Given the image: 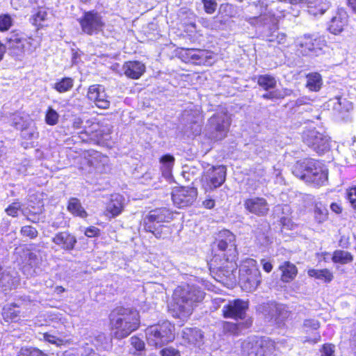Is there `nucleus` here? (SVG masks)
<instances>
[{
    "instance_id": "f257e3e1",
    "label": "nucleus",
    "mask_w": 356,
    "mask_h": 356,
    "mask_svg": "<svg viewBox=\"0 0 356 356\" xmlns=\"http://www.w3.org/2000/svg\"><path fill=\"white\" fill-rule=\"evenodd\" d=\"M213 251L215 254L210 261V268L216 270L219 275L232 280L237 270L235 236L227 229L220 232L213 243Z\"/></svg>"
},
{
    "instance_id": "f03ea898",
    "label": "nucleus",
    "mask_w": 356,
    "mask_h": 356,
    "mask_svg": "<svg viewBox=\"0 0 356 356\" xmlns=\"http://www.w3.org/2000/svg\"><path fill=\"white\" fill-rule=\"evenodd\" d=\"M204 298V293L199 287L188 284L179 286L174 291L169 310L173 317L185 321Z\"/></svg>"
},
{
    "instance_id": "7ed1b4c3",
    "label": "nucleus",
    "mask_w": 356,
    "mask_h": 356,
    "mask_svg": "<svg viewBox=\"0 0 356 356\" xmlns=\"http://www.w3.org/2000/svg\"><path fill=\"white\" fill-rule=\"evenodd\" d=\"M111 334L118 340L124 339L136 330L140 325V317L137 310L117 307L109 316Z\"/></svg>"
},
{
    "instance_id": "20e7f679",
    "label": "nucleus",
    "mask_w": 356,
    "mask_h": 356,
    "mask_svg": "<svg viewBox=\"0 0 356 356\" xmlns=\"http://www.w3.org/2000/svg\"><path fill=\"white\" fill-rule=\"evenodd\" d=\"M172 219V213L166 208L152 210L143 218V227L146 232H151L157 238H164L170 232L164 223Z\"/></svg>"
},
{
    "instance_id": "39448f33",
    "label": "nucleus",
    "mask_w": 356,
    "mask_h": 356,
    "mask_svg": "<svg viewBox=\"0 0 356 356\" xmlns=\"http://www.w3.org/2000/svg\"><path fill=\"white\" fill-rule=\"evenodd\" d=\"M145 337L149 346L161 347L175 339V326L169 321H163L148 326Z\"/></svg>"
},
{
    "instance_id": "423d86ee",
    "label": "nucleus",
    "mask_w": 356,
    "mask_h": 356,
    "mask_svg": "<svg viewBox=\"0 0 356 356\" xmlns=\"http://www.w3.org/2000/svg\"><path fill=\"white\" fill-rule=\"evenodd\" d=\"M231 124L229 117L225 113L213 114L206 125V136L211 141L222 140L227 136Z\"/></svg>"
},
{
    "instance_id": "0eeeda50",
    "label": "nucleus",
    "mask_w": 356,
    "mask_h": 356,
    "mask_svg": "<svg viewBox=\"0 0 356 356\" xmlns=\"http://www.w3.org/2000/svg\"><path fill=\"white\" fill-rule=\"evenodd\" d=\"M241 287L246 291H254L261 283V273L256 260L247 259L239 269Z\"/></svg>"
},
{
    "instance_id": "6e6552de",
    "label": "nucleus",
    "mask_w": 356,
    "mask_h": 356,
    "mask_svg": "<svg viewBox=\"0 0 356 356\" xmlns=\"http://www.w3.org/2000/svg\"><path fill=\"white\" fill-rule=\"evenodd\" d=\"M26 44L35 49L39 47V40L33 38H26L18 31H12L6 37V45L11 56L19 59L24 52Z\"/></svg>"
},
{
    "instance_id": "1a4fd4ad",
    "label": "nucleus",
    "mask_w": 356,
    "mask_h": 356,
    "mask_svg": "<svg viewBox=\"0 0 356 356\" xmlns=\"http://www.w3.org/2000/svg\"><path fill=\"white\" fill-rule=\"evenodd\" d=\"M11 125L21 132V137L26 140L38 138L39 133L33 120L29 115L24 113H14L10 119Z\"/></svg>"
},
{
    "instance_id": "9d476101",
    "label": "nucleus",
    "mask_w": 356,
    "mask_h": 356,
    "mask_svg": "<svg viewBox=\"0 0 356 356\" xmlns=\"http://www.w3.org/2000/svg\"><path fill=\"white\" fill-rule=\"evenodd\" d=\"M296 51L302 56H317L325 46V40L319 37L304 35L295 40Z\"/></svg>"
},
{
    "instance_id": "9b49d317",
    "label": "nucleus",
    "mask_w": 356,
    "mask_h": 356,
    "mask_svg": "<svg viewBox=\"0 0 356 356\" xmlns=\"http://www.w3.org/2000/svg\"><path fill=\"white\" fill-rule=\"evenodd\" d=\"M204 170L202 176V186L206 192L213 191L220 187L225 181L226 169L223 165L210 166Z\"/></svg>"
},
{
    "instance_id": "f8f14e48",
    "label": "nucleus",
    "mask_w": 356,
    "mask_h": 356,
    "mask_svg": "<svg viewBox=\"0 0 356 356\" xmlns=\"http://www.w3.org/2000/svg\"><path fill=\"white\" fill-rule=\"evenodd\" d=\"M273 347L257 337H250L241 343L243 356H272Z\"/></svg>"
},
{
    "instance_id": "ddd939ff",
    "label": "nucleus",
    "mask_w": 356,
    "mask_h": 356,
    "mask_svg": "<svg viewBox=\"0 0 356 356\" xmlns=\"http://www.w3.org/2000/svg\"><path fill=\"white\" fill-rule=\"evenodd\" d=\"M302 140L318 154H323L330 149V138L316 130L307 129L303 132Z\"/></svg>"
},
{
    "instance_id": "4468645a",
    "label": "nucleus",
    "mask_w": 356,
    "mask_h": 356,
    "mask_svg": "<svg viewBox=\"0 0 356 356\" xmlns=\"http://www.w3.org/2000/svg\"><path fill=\"white\" fill-rule=\"evenodd\" d=\"M259 311L262 313L266 321L278 325L289 316L286 307L276 302L264 303L259 306Z\"/></svg>"
},
{
    "instance_id": "2eb2a0df",
    "label": "nucleus",
    "mask_w": 356,
    "mask_h": 356,
    "mask_svg": "<svg viewBox=\"0 0 356 356\" xmlns=\"http://www.w3.org/2000/svg\"><path fill=\"white\" fill-rule=\"evenodd\" d=\"M79 22L82 31L89 35L97 34L105 25L102 15L95 10L84 12Z\"/></svg>"
},
{
    "instance_id": "dca6fc26",
    "label": "nucleus",
    "mask_w": 356,
    "mask_h": 356,
    "mask_svg": "<svg viewBox=\"0 0 356 356\" xmlns=\"http://www.w3.org/2000/svg\"><path fill=\"white\" fill-rule=\"evenodd\" d=\"M83 161L84 163L90 168L89 172L103 174L106 173L110 170L108 158L99 152L88 151L85 154Z\"/></svg>"
},
{
    "instance_id": "f3484780",
    "label": "nucleus",
    "mask_w": 356,
    "mask_h": 356,
    "mask_svg": "<svg viewBox=\"0 0 356 356\" xmlns=\"http://www.w3.org/2000/svg\"><path fill=\"white\" fill-rule=\"evenodd\" d=\"M248 307V302L241 299L229 300L222 308V316L236 321L245 319Z\"/></svg>"
},
{
    "instance_id": "a211bd4d",
    "label": "nucleus",
    "mask_w": 356,
    "mask_h": 356,
    "mask_svg": "<svg viewBox=\"0 0 356 356\" xmlns=\"http://www.w3.org/2000/svg\"><path fill=\"white\" fill-rule=\"evenodd\" d=\"M197 195V190L193 187H181L172 192V200L177 207L182 208L192 204Z\"/></svg>"
},
{
    "instance_id": "6ab92c4d",
    "label": "nucleus",
    "mask_w": 356,
    "mask_h": 356,
    "mask_svg": "<svg viewBox=\"0 0 356 356\" xmlns=\"http://www.w3.org/2000/svg\"><path fill=\"white\" fill-rule=\"evenodd\" d=\"M19 280L18 273L14 268L0 264V287L3 290L16 289Z\"/></svg>"
},
{
    "instance_id": "aec40b11",
    "label": "nucleus",
    "mask_w": 356,
    "mask_h": 356,
    "mask_svg": "<svg viewBox=\"0 0 356 356\" xmlns=\"http://www.w3.org/2000/svg\"><path fill=\"white\" fill-rule=\"evenodd\" d=\"M243 206L247 211L259 217L266 216L269 211L267 200L261 197H252L245 200Z\"/></svg>"
},
{
    "instance_id": "412c9836",
    "label": "nucleus",
    "mask_w": 356,
    "mask_h": 356,
    "mask_svg": "<svg viewBox=\"0 0 356 356\" xmlns=\"http://www.w3.org/2000/svg\"><path fill=\"white\" fill-rule=\"evenodd\" d=\"M87 97L100 108L106 109L110 106V101L105 92L104 88L101 85H92L88 88Z\"/></svg>"
},
{
    "instance_id": "4be33fe9",
    "label": "nucleus",
    "mask_w": 356,
    "mask_h": 356,
    "mask_svg": "<svg viewBox=\"0 0 356 356\" xmlns=\"http://www.w3.org/2000/svg\"><path fill=\"white\" fill-rule=\"evenodd\" d=\"M309 170V175H307V182L311 183L315 186L324 185L327 181V169L318 161Z\"/></svg>"
},
{
    "instance_id": "5701e85b",
    "label": "nucleus",
    "mask_w": 356,
    "mask_h": 356,
    "mask_svg": "<svg viewBox=\"0 0 356 356\" xmlns=\"http://www.w3.org/2000/svg\"><path fill=\"white\" fill-rule=\"evenodd\" d=\"M51 241L54 243L65 251L74 250L77 243L75 236L67 231L58 232L52 238Z\"/></svg>"
},
{
    "instance_id": "b1692460",
    "label": "nucleus",
    "mask_w": 356,
    "mask_h": 356,
    "mask_svg": "<svg viewBox=\"0 0 356 356\" xmlns=\"http://www.w3.org/2000/svg\"><path fill=\"white\" fill-rule=\"evenodd\" d=\"M124 74L130 79H139L145 71V66L139 61H127L122 65Z\"/></svg>"
},
{
    "instance_id": "393cba45",
    "label": "nucleus",
    "mask_w": 356,
    "mask_h": 356,
    "mask_svg": "<svg viewBox=\"0 0 356 356\" xmlns=\"http://www.w3.org/2000/svg\"><path fill=\"white\" fill-rule=\"evenodd\" d=\"M315 163L316 161L312 159L298 161L293 166L292 172L296 177L307 182V175H309V170Z\"/></svg>"
},
{
    "instance_id": "a878e982",
    "label": "nucleus",
    "mask_w": 356,
    "mask_h": 356,
    "mask_svg": "<svg viewBox=\"0 0 356 356\" xmlns=\"http://www.w3.org/2000/svg\"><path fill=\"white\" fill-rule=\"evenodd\" d=\"M183 339L189 344L200 346L202 343L203 334L197 328L185 327L182 330Z\"/></svg>"
},
{
    "instance_id": "bb28decb",
    "label": "nucleus",
    "mask_w": 356,
    "mask_h": 356,
    "mask_svg": "<svg viewBox=\"0 0 356 356\" xmlns=\"http://www.w3.org/2000/svg\"><path fill=\"white\" fill-rule=\"evenodd\" d=\"M347 22V15L344 11H339L335 16L332 17L329 25V30L333 34L341 33L343 26Z\"/></svg>"
},
{
    "instance_id": "cd10ccee",
    "label": "nucleus",
    "mask_w": 356,
    "mask_h": 356,
    "mask_svg": "<svg viewBox=\"0 0 356 356\" xmlns=\"http://www.w3.org/2000/svg\"><path fill=\"white\" fill-rule=\"evenodd\" d=\"M279 269L282 272L281 280L286 283L294 280L298 273L297 267L290 261H284Z\"/></svg>"
},
{
    "instance_id": "c85d7f7f",
    "label": "nucleus",
    "mask_w": 356,
    "mask_h": 356,
    "mask_svg": "<svg viewBox=\"0 0 356 356\" xmlns=\"http://www.w3.org/2000/svg\"><path fill=\"white\" fill-rule=\"evenodd\" d=\"M122 196L119 194L111 195V198L106 205V211L114 217L118 216L122 212Z\"/></svg>"
},
{
    "instance_id": "c756f323",
    "label": "nucleus",
    "mask_w": 356,
    "mask_h": 356,
    "mask_svg": "<svg viewBox=\"0 0 356 356\" xmlns=\"http://www.w3.org/2000/svg\"><path fill=\"white\" fill-rule=\"evenodd\" d=\"M331 259L333 263L346 265L353 261L354 257L351 252L344 250H336L332 254Z\"/></svg>"
},
{
    "instance_id": "7c9ffc66",
    "label": "nucleus",
    "mask_w": 356,
    "mask_h": 356,
    "mask_svg": "<svg viewBox=\"0 0 356 356\" xmlns=\"http://www.w3.org/2000/svg\"><path fill=\"white\" fill-rule=\"evenodd\" d=\"M19 307L15 304H7L3 308L2 316L6 322L17 321L19 318Z\"/></svg>"
},
{
    "instance_id": "2f4dec72",
    "label": "nucleus",
    "mask_w": 356,
    "mask_h": 356,
    "mask_svg": "<svg viewBox=\"0 0 356 356\" xmlns=\"http://www.w3.org/2000/svg\"><path fill=\"white\" fill-rule=\"evenodd\" d=\"M306 87L313 92H318L321 90L323 85L321 75L318 72L309 73L307 75Z\"/></svg>"
},
{
    "instance_id": "473e14b6",
    "label": "nucleus",
    "mask_w": 356,
    "mask_h": 356,
    "mask_svg": "<svg viewBox=\"0 0 356 356\" xmlns=\"http://www.w3.org/2000/svg\"><path fill=\"white\" fill-rule=\"evenodd\" d=\"M309 277L323 281L326 283H330L334 278L332 273L327 268L324 269H309L307 271Z\"/></svg>"
},
{
    "instance_id": "72a5a7b5",
    "label": "nucleus",
    "mask_w": 356,
    "mask_h": 356,
    "mask_svg": "<svg viewBox=\"0 0 356 356\" xmlns=\"http://www.w3.org/2000/svg\"><path fill=\"white\" fill-rule=\"evenodd\" d=\"M160 162L162 165L161 171L163 176L166 179L170 178L171 177L172 168L175 163L174 156L170 154H165L161 156Z\"/></svg>"
},
{
    "instance_id": "f704fd0d",
    "label": "nucleus",
    "mask_w": 356,
    "mask_h": 356,
    "mask_svg": "<svg viewBox=\"0 0 356 356\" xmlns=\"http://www.w3.org/2000/svg\"><path fill=\"white\" fill-rule=\"evenodd\" d=\"M67 210L73 215L81 218H86L87 216V213L82 207L79 200L75 197L70 199L67 205Z\"/></svg>"
},
{
    "instance_id": "c9c22d12",
    "label": "nucleus",
    "mask_w": 356,
    "mask_h": 356,
    "mask_svg": "<svg viewBox=\"0 0 356 356\" xmlns=\"http://www.w3.org/2000/svg\"><path fill=\"white\" fill-rule=\"evenodd\" d=\"M257 83L265 90H269L275 88L277 81L274 76L269 74L259 75L257 77Z\"/></svg>"
},
{
    "instance_id": "e433bc0d",
    "label": "nucleus",
    "mask_w": 356,
    "mask_h": 356,
    "mask_svg": "<svg viewBox=\"0 0 356 356\" xmlns=\"http://www.w3.org/2000/svg\"><path fill=\"white\" fill-rule=\"evenodd\" d=\"M256 23L261 26H267L269 29L276 24V19L270 13H265L254 19Z\"/></svg>"
},
{
    "instance_id": "4c0bfd02",
    "label": "nucleus",
    "mask_w": 356,
    "mask_h": 356,
    "mask_svg": "<svg viewBox=\"0 0 356 356\" xmlns=\"http://www.w3.org/2000/svg\"><path fill=\"white\" fill-rule=\"evenodd\" d=\"M130 342L132 348L134 349V351L132 349H130V353L134 355L140 356L142 353L145 350V345L144 341L138 337L134 336L130 339Z\"/></svg>"
},
{
    "instance_id": "58836bf2",
    "label": "nucleus",
    "mask_w": 356,
    "mask_h": 356,
    "mask_svg": "<svg viewBox=\"0 0 356 356\" xmlns=\"http://www.w3.org/2000/svg\"><path fill=\"white\" fill-rule=\"evenodd\" d=\"M328 211L325 206L321 203H318L314 209V218L316 222L322 223L327 218Z\"/></svg>"
},
{
    "instance_id": "ea45409f",
    "label": "nucleus",
    "mask_w": 356,
    "mask_h": 356,
    "mask_svg": "<svg viewBox=\"0 0 356 356\" xmlns=\"http://www.w3.org/2000/svg\"><path fill=\"white\" fill-rule=\"evenodd\" d=\"M73 86L74 80L70 77H65L56 83L54 88L59 92H65L70 90Z\"/></svg>"
},
{
    "instance_id": "a19ab883",
    "label": "nucleus",
    "mask_w": 356,
    "mask_h": 356,
    "mask_svg": "<svg viewBox=\"0 0 356 356\" xmlns=\"http://www.w3.org/2000/svg\"><path fill=\"white\" fill-rule=\"evenodd\" d=\"M40 334L42 337H40V339H43L45 341L56 345V346H60L63 345L65 343V341L63 339L58 338L56 336L51 334L48 332L40 333Z\"/></svg>"
},
{
    "instance_id": "79ce46f5",
    "label": "nucleus",
    "mask_w": 356,
    "mask_h": 356,
    "mask_svg": "<svg viewBox=\"0 0 356 356\" xmlns=\"http://www.w3.org/2000/svg\"><path fill=\"white\" fill-rule=\"evenodd\" d=\"M18 356H48V355L38 348H22Z\"/></svg>"
},
{
    "instance_id": "37998d69",
    "label": "nucleus",
    "mask_w": 356,
    "mask_h": 356,
    "mask_svg": "<svg viewBox=\"0 0 356 356\" xmlns=\"http://www.w3.org/2000/svg\"><path fill=\"white\" fill-rule=\"evenodd\" d=\"M352 108V104L346 99L341 100V99H337V102L334 105V109L339 113H343V111L348 112Z\"/></svg>"
},
{
    "instance_id": "c03bdc74",
    "label": "nucleus",
    "mask_w": 356,
    "mask_h": 356,
    "mask_svg": "<svg viewBox=\"0 0 356 356\" xmlns=\"http://www.w3.org/2000/svg\"><path fill=\"white\" fill-rule=\"evenodd\" d=\"M20 233L23 236L28 237L30 239H34L38 235V230L31 225H25L22 227Z\"/></svg>"
},
{
    "instance_id": "a18cd8bd",
    "label": "nucleus",
    "mask_w": 356,
    "mask_h": 356,
    "mask_svg": "<svg viewBox=\"0 0 356 356\" xmlns=\"http://www.w3.org/2000/svg\"><path fill=\"white\" fill-rule=\"evenodd\" d=\"M58 113L54 109L49 107L45 115V122L49 125H55L58 121Z\"/></svg>"
},
{
    "instance_id": "49530a36",
    "label": "nucleus",
    "mask_w": 356,
    "mask_h": 356,
    "mask_svg": "<svg viewBox=\"0 0 356 356\" xmlns=\"http://www.w3.org/2000/svg\"><path fill=\"white\" fill-rule=\"evenodd\" d=\"M188 55L190 56L191 58L195 61H198L200 63H202L203 58H206L207 52L204 50L201 49H188Z\"/></svg>"
},
{
    "instance_id": "de8ad7c7",
    "label": "nucleus",
    "mask_w": 356,
    "mask_h": 356,
    "mask_svg": "<svg viewBox=\"0 0 356 356\" xmlns=\"http://www.w3.org/2000/svg\"><path fill=\"white\" fill-rule=\"evenodd\" d=\"M303 327L305 332H308L310 330H317L320 327V323L318 320L314 318L306 319L303 323Z\"/></svg>"
},
{
    "instance_id": "09e8293b",
    "label": "nucleus",
    "mask_w": 356,
    "mask_h": 356,
    "mask_svg": "<svg viewBox=\"0 0 356 356\" xmlns=\"http://www.w3.org/2000/svg\"><path fill=\"white\" fill-rule=\"evenodd\" d=\"M10 4L14 9L20 10L31 6L33 0H10Z\"/></svg>"
},
{
    "instance_id": "8fccbe9b",
    "label": "nucleus",
    "mask_w": 356,
    "mask_h": 356,
    "mask_svg": "<svg viewBox=\"0 0 356 356\" xmlns=\"http://www.w3.org/2000/svg\"><path fill=\"white\" fill-rule=\"evenodd\" d=\"M12 25V18L9 15H0V31L9 29Z\"/></svg>"
},
{
    "instance_id": "3c124183",
    "label": "nucleus",
    "mask_w": 356,
    "mask_h": 356,
    "mask_svg": "<svg viewBox=\"0 0 356 356\" xmlns=\"http://www.w3.org/2000/svg\"><path fill=\"white\" fill-rule=\"evenodd\" d=\"M222 329L226 333L235 334L239 331V325L237 323L225 321L222 323Z\"/></svg>"
},
{
    "instance_id": "603ef678",
    "label": "nucleus",
    "mask_w": 356,
    "mask_h": 356,
    "mask_svg": "<svg viewBox=\"0 0 356 356\" xmlns=\"http://www.w3.org/2000/svg\"><path fill=\"white\" fill-rule=\"evenodd\" d=\"M95 341H96V346L100 347L101 348L105 349L109 345V339L107 338L105 334L100 333L98 334L95 337Z\"/></svg>"
},
{
    "instance_id": "864d4df0",
    "label": "nucleus",
    "mask_w": 356,
    "mask_h": 356,
    "mask_svg": "<svg viewBox=\"0 0 356 356\" xmlns=\"http://www.w3.org/2000/svg\"><path fill=\"white\" fill-rule=\"evenodd\" d=\"M204 11L207 14H213L217 8L218 3L216 0H202Z\"/></svg>"
},
{
    "instance_id": "5fc2aeb1",
    "label": "nucleus",
    "mask_w": 356,
    "mask_h": 356,
    "mask_svg": "<svg viewBox=\"0 0 356 356\" xmlns=\"http://www.w3.org/2000/svg\"><path fill=\"white\" fill-rule=\"evenodd\" d=\"M21 209V204L18 202H15L10 204L6 209V212L8 216L16 217L18 215V211Z\"/></svg>"
},
{
    "instance_id": "6e6d98bb",
    "label": "nucleus",
    "mask_w": 356,
    "mask_h": 356,
    "mask_svg": "<svg viewBox=\"0 0 356 356\" xmlns=\"http://www.w3.org/2000/svg\"><path fill=\"white\" fill-rule=\"evenodd\" d=\"M47 17V12L45 8H40L38 11L34 15V21L35 24H40L44 21Z\"/></svg>"
},
{
    "instance_id": "4d7b16f0",
    "label": "nucleus",
    "mask_w": 356,
    "mask_h": 356,
    "mask_svg": "<svg viewBox=\"0 0 356 356\" xmlns=\"http://www.w3.org/2000/svg\"><path fill=\"white\" fill-rule=\"evenodd\" d=\"M262 98L265 99H282L284 98V95L282 94V91L276 90L264 94Z\"/></svg>"
},
{
    "instance_id": "13d9d810",
    "label": "nucleus",
    "mask_w": 356,
    "mask_h": 356,
    "mask_svg": "<svg viewBox=\"0 0 356 356\" xmlns=\"http://www.w3.org/2000/svg\"><path fill=\"white\" fill-rule=\"evenodd\" d=\"M161 356H180V353L172 347H168L160 351Z\"/></svg>"
},
{
    "instance_id": "bf43d9fd",
    "label": "nucleus",
    "mask_w": 356,
    "mask_h": 356,
    "mask_svg": "<svg viewBox=\"0 0 356 356\" xmlns=\"http://www.w3.org/2000/svg\"><path fill=\"white\" fill-rule=\"evenodd\" d=\"M321 356H334V346L332 344L323 345L321 350Z\"/></svg>"
},
{
    "instance_id": "052dcab7",
    "label": "nucleus",
    "mask_w": 356,
    "mask_h": 356,
    "mask_svg": "<svg viewBox=\"0 0 356 356\" xmlns=\"http://www.w3.org/2000/svg\"><path fill=\"white\" fill-rule=\"evenodd\" d=\"M347 195L351 206L356 209V187L350 188Z\"/></svg>"
},
{
    "instance_id": "680f3d73",
    "label": "nucleus",
    "mask_w": 356,
    "mask_h": 356,
    "mask_svg": "<svg viewBox=\"0 0 356 356\" xmlns=\"http://www.w3.org/2000/svg\"><path fill=\"white\" fill-rule=\"evenodd\" d=\"M29 265L33 267L37 265L39 261V258L36 254L29 252L26 254Z\"/></svg>"
},
{
    "instance_id": "e2e57ef3",
    "label": "nucleus",
    "mask_w": 356,
    "mask_h": 356,
    "mask_svg": "<svg viewBox=\"0 0 356 356\" xmlns=\"http://www.w3.org/2000/svg\"><path fill=\"white\" fill-rule=\"evenodd\" d=\"M99 233V229L95 227H90L86 229L85 235L88 237H95Z\"/></svg>"
},
{
    "instance_id": "0e129e2a",
    "label": "nucleus",
    "mask_w": 356,
    "mask_h": 356,
    "mask_svg": "<svg viewBox=\"0 0 356 356\" xmlns=\"http://www.w3.org/2000/svg\"><path fill=\"white\" fill-rule=\"evenodd\" d=\"M29 165V161H25L23 162V164H22L20 166H19L17 170L19 172V174H22L23 175H26L30 173L29 171L28 166Z\"/></svg>"
},
{
    "instance_id": "69168bd1",
    "label": "nucleus",
    "mask_w": 356,
    "mask_h": 356,
    "mask_svg": "<svg viewBox=\"0 0 356 356\" xmlns=\"http://www.w3.org/2000/svg\"><path fill=\"white\" fill-rule=\"evenodd\" d=\"M339 246L343 249H347L350 246L349 238L343 235L339 241Z\"/></svg>"
},
{
    "instance_id": "338daca9",
    "label": "nucleus",
    "mask_w": 356,
    "mask_h": 356,
    "mask_svg": "<svg viewBox=\"0 0 356 356\" xmlns=\"http://www.w3.org/2000/svg\"><path fill=\"white\" fill-rule=\"evenodd\" d=\"M83 120L79 117H76L72 120V127L74 129H79L83 128Z\"/></svg>"
},
{
    "instance_id": "774afa93",
    "label": "nucleus",
    "mask_w": 356,
    "mask_h": 356,
    "mask_svg": "<svg viewBox=\"0 0 356 356\" xmlns=\"http://www.w3.org/2000/svg\"><path fill=\"white\" fill-rule=\"evenodd\" d=\"M261 264L262 265L264 270H265L266 273H270L273 269V264L266 259H261Z\"/></svg>"
}]
</instances>
